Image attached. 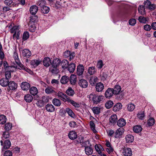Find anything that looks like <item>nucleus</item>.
<instances>
[{"label":"nucleus","instance_id":"1","mask_svg":"<svg viewBox=\"0 0 156 156\" xmlns=\"http://www.w3.org/2000/svg\"><path fill=\"white\" fill-rule=\"evenodd\" d=\"M15 62L17 66L15 63H13V65L12 66V67L13 68L20 70H23L30 73L32 72V71L30 69L25 67L21 63L20 60Z\"/></svg>","mask_w":156,"mask_h":156},{"label":"nucleus","instance_id":"2","mask_svg":"<svg viewBox=\"0 0 156 156\" xmlns=\"http://www.w3.org/2000/svg\"><path fill=\"white\" fill-rule=\"evenodd\" d=\"M56 94L58 98H60L62 101L65 102H67L70 98L66 94L60 91L57 92Z\"/></svg>","mask_w":156,"mask_h":156},{"label":"nucleus","instance_id":"3","mask_svg":"<svg viewBox=\"0 0 156 156\" xmlns=\"http://www.w3.org/2000/svg\"><path fill=\"white\" fill-rule=\"evenodd\" d=\"M20 27L19 26H14L10 30L11 33H16V39L19 40L20 39Z\"/></svg>","mask_w":156,"mask_h":156},{"label":"nucleus","instance_id":"4","mask_svg":"<svg viewBox=\"0 0 156 156\" xmlns=\"http://www.w3.org/2000/svg\"><path fill=\"white\" fill-rule=\"evenodd\" d=\"M124 131V129L122 128H119L116 130L115 132L114 137L117 139L122 138V136Z\"/></svg>","mask_w":156,"mask_h":156},{"label":"nucleus","instance_id":"5","mask_svg":"<svg viewBox=\"0 0 156 156\" xmlns=\"http://www.w3.org/2000/svg\"><path fill=\"white\" fill-rule=\"evenodd\" d=\"M17 84L15 82L13 81H10L7 90L8 92H9L10 91H13L16 90L17 87Z\"/></svg>","mask_w":156,"mask_h":156},{"label":"nucleus","instance_id":"6","mask_svg":"<svg viewBox=\"0 0 156 156\" xmlns=\"http://www.w3.org/2000/svg\"><path fill=\"white\" fill-rule=\"evenodd\" d=\"M105 145L107 147L106 149V151L109 154H112L114 151V148L111 143L108 140H106Z\"/></svg>","mask_w":156,"mask_h":156},{"label":"nucleus","instance_id":"7","mask_svg":"<svg viewBox=\"0 0 156 156\" xmlns=\"http://www.w3.org/2000/svg\"><path fill=\"white\" fill-rule=\"evenodd\" d=\"M78 84L82 88H86L88 87V83L87 80L84 79H81L79 80Z\"/></svg>","mask_w":156,"mask_h":156},{"label":"nucleus","instance_id":"8","mask_svg":"<svg viewBox=\"0 0 156 156\" xmlns=\"http://www.w3.org/2000/svg\"><path fill=\"white\" fill-rule=\"evenodd\" d=\"M113 90V88H108L105 91V97L108 98L112 97L113 95L114 94Z\"/></svg>","mask_w":156,"mask_h":156},{"label":"nucleus","instance_id":"9","mask_svg":"<svg viewBox=\"0 0 156 156\" xmlns=\"http://www.w3.org/2000/svg\"><path fill=\"white\" fill-rule=\"evenodd\" d=\"M22 55L27 58H29L31 55V51L28 49H24L21 51Z\"/></svg>","mask_w":156,"mask_h":156},{"label":"nucleus","instance_id":"10","mask_svg":"<svg viewBox=\"0 0 156 156\" xmlns=\"http://www.w3.org/2000/svg\"><path fill=\"white\" fill-rule=\"evenodd\" d=\"M9 82V80L4 78H2L0 80V84L3 87L8 86Z\"/></svg>","mask_w":156,"mask_h":156},{"label":"nucleus","instance_id":"11","mask_svg":"<svg viewBox=\"0 0 156 156\" xmlns=\"http://www.w3.org/2000/svg\"><path fill=\"white\" fill-rule=\"evenodd\" d=\"M98 80V78L97 76H93L90 77L89 82L92 86H94Z\"/></svg>","mask_w":156,"mask_h":156},{"label":"nucleus","instance_id":"12","mask_svg":"<svg viewBox=\"0 0 156 156\" xmlns=\"http://www.w3.org/2000/svg\"><path fill=\"white\" fill-rule=\"evenodd\" d=\"M123 154L125 156H131L132 152L130 148H125L123 149Z\"/></svg>","mask_w":156,"mask_h":156},{"label":"nucleus","instance_id":"13","mask_svg":"<svg viewBox=\"0 0 156 156\" xmlns=\"http://www.w3.org/2000/svg\"><path fill=\"white\" fill-rule=\"evenodd\" d=\"M38 10V7L36 5H33L30 8V13L33 15H34L37 13Z\"/></svg>","mask_w":156,"mask_h":156},{"label":"nucleus","instance_id":"14","mask_svg":"<svg viewBox=\"0 0 156 156\" xmlns=\"http://www.w3.org/2000/svg\"><path fill=\"white\" fill-rule=\"evenodd\" d=\"M20 87L23 90L27 91L28 90L30 87V85L28 83L24 82H23L21 83Z\"/></svg>","mask_w":156,"mask_h":156},{"label":"nucleus","instance_id":"15","mask_svg":"<svg viewBox=\"0 0 156 156\" xmlns=\"http://www.w3.org/2000/svg\"><path fill=\"white\" fill-rule=\"evenodd\" d=\"M84 71V67L82 65L80 64L77 67V73L79 76L82 75Z\"/></svg>","mask_w":156,"mask_h":156},{"label":"nucleus","instance_id":"16","mask_svg":"<svg viewBox=\"0 0 156 156\" xmlns=\"http://www.w3.org/2000/svg\"><path fill=\"white\" fill-rule=\"evenodd\" d=\"M96 90L98 92H101L104 88V86L103 84L99 82L96 84L95 86Z\"/></svg>","mask_w":156,"mask_h":156},{"label":"nucleus","instance_id":"17","mask_svg":"<svg viewBox=\"0 0 156 156\" xmlns=\"http://www.w3.org/2000/svg\"><path fill=\"white\" fill-rule=\"evenodd\" d=\"M85 151L86 154L87 155L92 154L93 152V150L91 146H85Z\"/></svg>","mask_w":156,"mask_h":156},{"label":"nucleus","instance_id":"18","mask_svg":"<svg viewBox=\"0 0 156 156\" xmlns=\"http://www.w3.org/2000/svg\"><path fill=\"white\" fill-rule=\"evenodd\" d=\"M69 78V80L70 84L72 85H74L76 82V76L74 74H71Z\"/></svg>","mask_w":156,"mask_h":156},{"label":"nucleus","instance_id":"19","mask_svg":"<svg viewBox=\"0 0 156 156\" xmlns=\"http://www.w3.org/2000/svg\"><path fill=\"white\" fill-rule=\"evenodd\" d=\"M61 60L56 58L51 63L53 68H57L61 63Z\"/></svg>","mask_w":156,"mask_h":156},{"label":"nucleus","instance_id":"20","mask_svg":"<svg viewBox=\"0 0 156 156\" xmlns=\"http://www.w3.org/2000/svg\"><path fill=\"white\" fill-rule=\"evenodd\" d=\"M68 136L69 138L72 140L76 139L77 136L76 133L74 131H71L69 133Z\"/></svg>","mask_w":156,"mask_h":156},{"label":"nucleus","instance_id":"21","mask_svg":"<svg viewBox=\"0 0 156 156\" xmlns=\"http://www.w3.org/2000/svg\"><path fill=\"white\" fill-rule=\"evenodd\" d=\"M126 124V120L123 118H121L117 121V125L120 128L124 126Z\"/></svg>","mask_w":156,"mask_h":156},{"label":"nucleus","instance_id":"22","mask_svg":"<svg viewBox=\"0 0 156 156\" xmlns=\"http://www.w3.org/2000/svg\"><path fill=\"white\" fill-rule=\"evenodd\" d=\"M46 110L48 112H52L55 110L54 106L51 104H48L45 107Z\"/></svg>","mask_w":156,"mask_h":156},{"label":"nucleus","instance_id":"23","mask_svg":"<svg viewBox=\"0 0 156 156\" xmlns=\"http://www.w3.org/2000/svg\"><path fill=\"white\" fill-rule=\"evenodd\" d=\"M4 3L6 6L14 7L15 4L13 2V0H4Z\"/></svg>","mask_w":156,"mask_h":156},{"label":"nucleus","instance_id":"24","mask_svg":"<svg viewBox=\"0 0 156 156\" xmlns=\"http://www.w3.org/2000/svg\"><path fill=\"white\" fill-rule=\"evenodd\" d=\"M113 90L114 94H118L121 90V87L119 85H116L115 86L114 88L113 89Z\"/></svg>","mask_w":156,"mask_h":156},{"label":"nucleus","instance_id":"25","mask_svg":"<svg viewBox=\"0 0 156 156\" xmlns=\"http://www.w3.org/2000/svg\"><path fill=\"white\" fill-rule=\"evenodd\" d=\"M95 148L98 153L101 154L102 152L104 151V149L102 146L100 144H96L95 146Z\"/></svg>","mask_w":156,"mask_h":156},{"label":"nucleus","instance_id":"26","mask_svg":"<svg viewBox=\"0 0 156 156\" xmlns=\"http://www.w3.org/2000/svg\"><path fill=\"white\" fill-rule=\"evenodd\" d=\"M76 65L73 63H71L68 66L67 69L70 73H73L75 70Z\"/></svg>","mask_w":156,"mask_h":156},{"label":"nucleus","instance_id":"27","mask_svg":"<svg viewBox=\"0 0 156 156\" xmlns=\"http://www.w3.org/2000/svg\"><path fill=\"white\" fill-rule=\"evenodd\" d=\"M43 63L44 66L48 67L51 64V61L49 58L46 57L44 58Z\"/></svg>","mask_w":156,"mask_h":156},{"label":"nucleus","instance_id":"28","mask_svg":"<svg viewBox=\"0 0 156 156\" xmlns=\"http://www.w3.org/2000/svg\"><path fill=\"white\" fill-rule=\"evenodd\" d=\"M117 119V116L115 114L111 115L109 119L110 122L113 124L116 123Z\"/></svg>","mask_w":156,"mask_h":156},{"label":"nucleus","instance_id":"29","mask_svg":"<svg viewBox=\"0 0 156 156\" xmlns=\"http://www.w3.org/2000/svg\"><path fill=\"white\" fill-rule=\"evenodd\" d=\"M40 62L41 61L39 60L34 59L32 60L31 61L30 64L32 67L35 68L39 65Z\"/></svg>","mask_w":156,"mask_h":156},{"label":"nucleus","instance_id":"30","mask_svg":"<svg viewBox=\"0 0 156 156\" xmlns=\"http://www.w3.org/2000/svg\"><path fill=\"white\" fill-rule=\"evenodd\" d=\"M69 78L67 76H63L60 80V82L62 84H66L69 81Z\"/></svg>","mask_w":156,"mask_h":156},{"label":"nucleus","instance_id":"31","mask_svg":"<svg viewBox=\"0 0 156 156\" xmlns=\"http://www.w3.org/2000/svg\"><path fill=\"white\" fill-rule=\"evenodd\" d=\"M97 95L94 93H92L89 95L90 99V100H92L94 104H97Z\"/></svg>","mask_w":156,"mask_h":156},{"label":"nucleus","instance_id":"32","mask_svg":"<svg viewBox=\"0 0 156 156\" xmlns=\"http://www.w3.org/2000/svg\"><path fill=\"white\" fill-rule=\"evenodd\" d=\"M38 90L37 88L35 87H32L30 88V93L32 95L35 96L38 93Z\"/></svg>","mask_w":156,"mask_h":156},{"label":"nucleus","instance_id":"33","mask_svg":"<svg viewBox=\"0 0 156 156\" xmlns=\"http://www.w3.org/2000/svg\"><path fill=\"white\" fill-rule=\"evenodd\" d=\"M142 130V128L140 125H136L133 127V131L136 133L140 132Z\"/></svg>","mask_w":156,"mask_h":156},{"label":"nucleus","instance_id":"34","mask_svg":"<svg viewBox=\"0 0 156 156\" xmlns=\"http://www.w3.org/2000/svg\"><path fill=\"white\" fill-rule=\"evenodd\" d=\"M52 102L54 105L57 107L60 106L61 104L60 100L57 98L53 99L52 100Z\"/></svg>","mask_w":156,"mask_h":156},{"label":"nucleus","instance_id":"35","mask_svg":"<svg viewBox=\"0 0 156 156\" xmlns=\"http://www.w3.org/2000/svg\"><path fill=\"white\" fill-rule=\"evenodd\" d=\"M96 71L94 66L89 67L88 69V73L90 75L94 74Z\"/></svg>","mask_w":156,"mask_h":156},{"label":"nucleus","instance_id":"36","mask_svg":"<svg viewBox=\"0 0 156 156\" xmlns=\"http://www.w3.org/2000/svg\"><path fill=\"white\" fill-rule=\"evenodd\" d=\"M24 99L27 102H30L33 100V97L30 94H27L24 96Z\"/></svg>","mask_w":156,"mask_h":156},{"label":"nucleus","instance_id":"37","mask_svg":"<svg viewBox=\"0 0 156 156\" xmlns=\"http://www.w3.org/2000/svg\"><path fill=\"white\" fill-rule=\"evenodd\" d=\"M122 105L121 103H118L116 104L114 106L113 108V109L114 112H116L122 108Z\"/></svg>","mask_w":156,"mask_h":156},{"label":"nucleus","instance_id":"38","mask_svg":"<svg viewBox=\"0 0 156 156\" xmlns=\"http://www.w3.org/2000/svg\"><path fill=\"white\" fill-rule=\"evenodd\" d=\"M69 62L68 61L65 59H64L62 60L61 62V64L62 66V68L64 69H67L68 66Z\"/></svg>","mask_w":156,"mask_h":156},{"label":"nucleus","instance_id":"39","mask_svg":"<svg viewBox=\"0 0 156 156\" xmlns=\"http://www.w3.org/2000/svg\"><path fill=\"white\" fill-rule=\"evenodd\" d=\"M11 146V143L9 140H5L4 142V146L3 148L5 149H8Z\"/></svg>","mask_w":156,"mask_h":156},{"label":"nucleus","instance_id":"40","mask_svg":"<svg viewBox=\"0 0 156 156\" xmlns=\"http://www.w3.org/2000/svg\"><path fill=\"white\" fill-rule=\"evenodd\" d=\"M66 93L68 95L71 96H73L74 94V90L70 87L68 89Z\"/></svg>","mask_w":156,"mask_h":156},{"label":"nucleus","instance_id":"41","mask_svg":"<svg viewBox=\"0 0 156 156\" xmlns=\"http://www.w3.org/2000/svg\"><path fill=\"white\" fill-rule=\"evenodd\" d=\"M41 12L44 14L48 13L49 11V8L46 6L44 5L41 8Z\"/></svg>","mask_w":156,"mask_h":156},{"label":"nucleus","instance_id":"42","mask_svg":"<svg viewBox=\"0 0 156 156\" xmlns=\"http://www.w3.org/2000/svg\"><path fill=\"white\" fill-rule=\"evenodd\" d=\"M126 139L127 142L131 143L133 140V136L131 135H128L126 136Z\"/></svg>","mask_w":156,"mask_h":156},{"label":"nucleus","instance_id":"43","mask_svg":"<svg viewBox=\"0 0 156 156\" xmlns=\"http://www.w3.org/2000/svg\"><path fill=\"white\" fill-rule=\"evenodd\" d=\"M67 102L70 103L73 106H74L75 107L79 108L80 107V104L76 103V102L74 101H73L71 100L70 98L69 99Z\"/></svg>","mask_w":156,"mask_h":156},{"label":"nucleus","instance_id":"44","mask_svg":"<svg viewBox=\"0 0 156 156\" xmlns=\"http://www.w3.org/2000/svg\"><path fill=\"white\" fill-rule=\"evenodd\" d=\"M66 112L72 118H74L75 117V115L71 109L69 108L66 109Z\"/></svg>","mask_w":156,"mask_h":156},{"label":"nucleus","instance_id":"45","mask_svg":"<svg viewBox=\"0 0 156 156\" xmlns=\"http://www.w3.org/2000/svg\"><path fill=\"white\" fill-rule=\"evenodd\" d=\"M29 37V34L28 32H24L23 35L22 40L23 41L27 40Z\"/></svg>","mask_w":156,"mask_h":156},{"label":"nucleus","instance_id":"46","mask_svg":"<svg viewBox=\"0 0 156 156\" xmlns=\"http://www.w3.org/2000/svg\"><path fill=\"white\" fill-rule=\"evenodd\" d=\"M135 105L131 103H130L127 105V110L129 112L133 111L135 108Z\"/></svg>","mask_w":156,"mask_h":156},{"label":"nucleus","instance_id":"47","mask_svg":"<svg viewBox=\"0 0 156 156\" xmlns=\"http://www.w3.org/2000/svg\"><path fill=\"white\" fill-rule=\"evenodd\" d=\"M93 113L96 115H98L100 113V108L98 107H94L92 108Z\"/></svg>","mask_w":156,"mask_h":156},{"label":"nucleus","instance_id":"48","mask_svg":"<svg viewBox=\"0 0 156 156\" xmlns=\"http://www.w3.org/2000/svg\"><path fill=\"white\" fill-rule=\"evenodd\" d=\"M46 1L45 0H39L38 1L36 4L37 5L42 7L46 4Z\"/></svg>","mask_w":156,"mask_h":156},{"label":"nucleus","instance_id":"49","mask_svg":"<svg viewBox=\"0 0 156 156\" xmlns=\"http://www.w3.org/2000/svg\"><path fill=\"white\" fill-rule=\"evenodd\" d=\"M113 105V103L112 101L109 100L107 101L105 104V106L107 109L111 108Z\"/></svg>","mask_w":156,"mask_h":156},{"label":"nucleus","instance_id":"50","mask_svg":"<svg viewBox=\"0 0 156 156\" xmlns=\"http://www.w3.org/2000/svg\"><path fill=\"white\" fill-rule=\"evenodd\" d=\"M45 93L47 94H49L55 92V91L52 87H48L45 90Z\"/></svg>","mask_w":156,"mask_h":156},{"label":"nucleus","instance_id":"51","mask_svg":"<svg viewBox=\"0 0 156 156\" xmlns=\"http://www.w3.org/2000/svg\"><path fill=\"white\" fill-rule=\"evenodd\" d=\"M90 126L91 129L94 133H96L97 131L95 129V125L94 122L92 121L90 122Z\"/></svg>","mask_w":156,"mask_h":156},{"label":"nucleus","instance_id":"52","mask_svg":"<svg viewBox=\"0 0 156 156\" xmlns=\"http://www.w3.org/2000/svg\"><path fill=\"white\" fill-rule=\"evenodd\" d=\"M145 8L143 5H140L138 8L139 12L142 15L145 13Z\"/></svg>","mask_w":156,"mask_h":156},{"label":"nucleus","instance_id":"53","mask_svg":"<svg viewBox=\"0 0 156 156\" xmlns=\"http://www.w3.org/2000/svg\"><path fill=\"white\" fill-rule=\"evenodd\" d=\"M6 116L4 115L0 116V124H4L6 122Z\"/></svg>","mask_w":156,"mask_h":156},{"label":"nucleus","instance_id":"54","mask_svg":"<svg viewBox=\"0 0 156 156\" xmlns=\"http://www.w3.org/2000/svg\"><path fill=\"white\" fill-rule=\"evenodd\" d=\"M155 123V120L153 118H150L148 120L147 124L149 126L153 125Z\"/></svg>","mask_w":156,"mask_h":156},{"label":"nucleus","instance_id":"55","mask_svg":"<svg viewBox=\"0 0 156 156\" xmlns=\"http://www.w3.org/2000/svg\"><path fill=\"white\" fill-rule=\"evenodd\" d=\"M12 124L10 123H7L5 125V129L7 131L10 130L12 128Z\"/></svg>","mask_w":156,"mask_h":156},{"label":"nucleus","instance_id":"56","mask_svg":"<svg viewBox=\"0 0 156 156\" xmlns=\"http://www.w3.org/2000/svg\"><path fill=\"white\" fill-rule=\"evenodd\" d=\"M13 56L15 62L20 60L19 58L18 55L16 50H15L14 51Z\"/></svg>","mask_w":156,"mask_h":156},{"label":"nucleus","instance_id":"57","mask_svg":"<svg viewBox=\"0 0 156 156\" xmlns=\"http://www.w3.org/2000/svg\"><path fill=\"white\" fill-rule=\"evenodd\" d=\"M5 78L9 80L11 77V73L10 71L6 70L5 72Z\"/></svg>","mask_w":156,"mask_h":156},{"label":"nucleus","instance_id":"58","mask_svg":"<svg viewBox=\"0 0 156 156\" xmlns=\"http://www.w3.org/2000/svg\"><path fill=\"white\" fill-rule=\"evenodd\" d=\"M103 66L104 64L102 60H100L98 61L97 67L99 69H101Z\"/></svg>","mask_w":156,"mask_h":156},{"label":"nucleus","instance_id":"59","mask_svg":"<svg viewBox=\"0 0 156 156\" xmlns=\"http://www.w3.org/2000/svg\"><path fill=\"white\" fill-rule=\"evenodd\" d=\"M3 66L5 70H8L9 69L12 67V66H9L6 61H5L3 62Z\"/></svg>","mask_w":156,"mask_h":156},{"label":"nucleus","instance_id":"60","mask_svg":"<svg viewBox=\"0 0 156 156\" xmlns=\"http://www.w3.org/2000/svg\"><path fill=\"white\" fill-rule=\"evenodd\" d=\"M137 117L139 119L142 120L144 119L145 115L144 112H140L137 115Z\"/></svg>","mask_w":156,"mask_h":156},{"label":"nucleus","instance_id":"61","mask_svg":"<svg viewBox=\"0 0 156 156\" xmlns=\"http://www.w3.org/2000/svg\"><path fill=\"white\" fill-rule=\"evenodd\" d=\"M139 22L141 23H145L147 21L146 18L143 16H140L138 18Z\"/></svg>","mask_w":156,"mask_h":156},{"label":"nucleus","instance_id":"62","mask_svg":"<svg viewBox=\"0 0 156 156\" xmlns=\"http://www.w3.org/2000/svg\"><path fill=\"white\" fill-rule=\"evenodd\" d=\"M108 135L110 137H112L113 136H114L115 132L114 130L110 129L107 131Z\"/></svg>","mask_w":156,"mask_h":156},{"label":"nucleus","instance_id":"63","mask_svg":"<svg viewBox=\"0 0 156 156\" xmlns=\"http://www.w3.org/2000/svg\"><path fill=\"white\" fill-rule=\"evenodd\" d=\"M44 104V102L42 100H39L37 103V105L40 107H43Z\"/></svg>","mask_w":156,"mask_h":156},{"label":"nucleus","instance_id":"64","mask_svg":"<svg viewBox=\"0 0 156 156\" xmlns=\"http://www.w3.org/2000/svg\"><path fill=\"white\" fill-rule=\"evenodd\" d=\"M3 137L5 139L8 138L10 137L9 133L8 131H5L3 132Z\"/></svg>","mask_w":156,"mask_h":156}]
</instances>
